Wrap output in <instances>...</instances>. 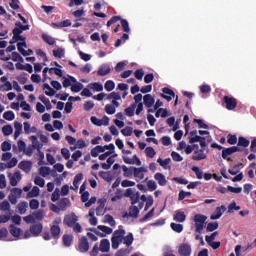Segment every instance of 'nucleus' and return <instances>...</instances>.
Listing matches in <instances>:
<instances>
[{
    "mask_svg": "<svg viewBox=\"0 0 256 256\" xmlns=\"http://www.w3.org/2000/svg\"><path fill=\"white\" fill-rule=\"evenodd\" d=\"M139 217V208L137 206H131L128 212L122 213V221L126 223V221H133V219H137Z\"/></svg>",
    "mask_w": 256,
    "mask_h": 256,
    "instance_id": "nucleus-1",
    "label": "nucleus"
},
{
    "mask_svg": "<svg viewBox=\"0 0 256 256\" xmlns=\"http://www.w3.org/2000/svg\"><path fill=\"white\" fill-rule=\"evenodd\" d=\"M117 21H120L122 29L125 33H129V31H131V28H129V21L122 19L121 16H113L106 25L107 27H111L113 24L117 23Z\"/></svg>",
    "mask_w": 256,
    "mask_h": 256,
    "instance_id": "nucleus-2",
    "label": "nucleus"
},
{
    "mask_svg": "<svg viewBox=\"0 0 256 256\" xmlns=\"http://www.w3.org/2000/svg\"><path fill=\"white\" fill-rule=\"evenodd\" d=\"M243 151V149L239 146H232L229 148H224L222 150V159H225L228 162L233 161V159H231V157H229V155H233V153H239Z\"/></svg>",
    "mask_w": 256,
    "mask_h": 256,
    "instance_id": "nucleus-3",
    "label": "nucleus"
},
{
    "mask_svg": "<svg viewBox=\"0 0 256 256\" xmlns=\"http://www.w3.org/2000/svg\"><path fill=\"white\" fill-rule=\"evenodd\" d=\"M125 236V230L120 229L116 230L112 237V249H119V245L121 244V241L123 237Z\"/></svg>",
    "mask_w": 256,
    "mask_h": 256,
    "instance_id": "nucleus-4",
    "label": "nucleus"
},
{
    "mask_svg": "<svg viewBox=\"0 0 256 256\" xmlns=\"http://www.w3.org/2000/svg\"><path fill=\"white\" fill-rule=\"evenodd\" d=\"M124 197H129L131 204L136 205V203H139L140 193L133 188H128L124 193Z\"/></svg>",
    "mask_w": 256,
    "mask_h": 256,
    "instance_id": "nucleus-5",
    "label": "nucleus"
},
{
    "mask_svg": "<svg viewBox=\"0 0 256 256\" xmlns=\"http://www.w3.org/2000/svg\"><path fill=\"white\" fill-rule=\"evenodd\" d=\"M223 104L225 105L228 111H233L237 108V100L234 97L224 96Z\"/></svg>",
    "mask_w": 256,
    "mask_h": 256,
    "instance_id": "nucleus-6",
    "label": "nucleus"
},
{
    "mask_svg": "<svg viewBox=\"0 0 256 256\" xmlns=\"http://www.w3.org/2000/svg\"><path fill=\"white\" fill-rule=\"evenodd\" d=\"M92 231L95 235H98V237H105V235H111V233H113V229L109 226H98L97 229Z\"/></svg>",
    "mask_w": 256,
    "mask_h": 256,
    "instance_id": "nucleus-7",
    "label": "nucleus"
},
{
    "mask_svg": "<svg viewBox=\"0 0 256 256\" xmlns=\"http://www.w3.org/2000/svg\"><path fill=\"white\" fill-rule=\"evenodd\" d=\"M160 96L162 97V99H166V101H168L169 103L173 101V98H175V92L168 87H164Z\"/></svg>",
    "mask_w": 256,
    "mask_h": 256,
    "instance_id": "nucleus-8",
    "label": "nucleus"
},
{
    "mask_svg": "<svg viewBox=\"0 0 256 256\" xmlns=\"http://www.w3.org/2000/svg\"><path fill=\"white\" fill-rule=\"evenodd\" d=\"M227 211V207H225V205H222L220 207H216L215 211L211 214L210 219L212 221H215L217 219H221V216L223 215V213H225Z\"/></svg>",
    "mask_w": 256,
    "mask_h": 256,
    "instance_id": "nucleus-9",
    "label": "nucleus"
},
{
    "mask_svg": "<svg viewBox=\"0 0 256 256\" xmlns=\"http://www.w3.org/2000/svg\"><path fill=\"white\" fill-rule=\"evenodd\" d=\"M134 171V177L137 182L142 181V179H145V173H147V168L140 167V168H133Z\"/></svg>",
    "mask_w": 256,
    "mask_h": 256,
    "instance_id": "nucleus-10",
    "label": "nucleus"
},
{
    "mask_svg": "<svg viewBox=\"0 0 256 256\" xmlns=\"http://www.w3.org/2000/svg\"><path fill=\"white\" fill-rule=\"evenodd\" d=\"M77 221H79V218L75 213L68 214L64 217V225H79Z\"/></svg>",
    "mask_w": 256,
    "mask_h": 256,
    "instance_id": "nucleus-11",
    "label": "nucleus"
},
{
    "mask_svg": "<svg viewBox=\"0 0 256 256\" xmlns=\"http://www.w3.org/2000/svg\"><path fill=\"white\" fill-rule=\"evenodd\" d=\"M205 159H207V154L205 153V150L198 149V150L194 151V153L192 155L193 161H203Z\"/></svg>",
    "mask_w": 256,
    "mask_h": 256,
    "instance_id": "nucleus-12",
    "label": "nucleus"
},
{
    "mask_svg": "<svg viewBox=\"0 0 256 256\" xmlns=\"http://www.w3.org/2000/svg\"><path fill=\"white\" fill-rule=\"evenodd\" d=\"M123 161L126 163V165H137L138 167H141V159H139L136 154L132 159L127 156H123Z\"/></svg>",
    "mask_w": 256,
    "mask_h": 256,
    "instance_id": "nucleus-13",
    "label": "nucleus"
},
{
    "mask_svg": "<svg viewBox=\"0 0 256 256\" xmlns=\"http://www.w3.org/2000/svg\"><path fill=\"white\" fill-rule=\"evenodd\" d=\"M191 245L181 244L178 248V253L181 256H191Z\"/></svg>",
    "mask_w": 256,
    "mask_h": 256,
    "instance_id": "nucleus-14",
    "label": "nucleus"
},
{
    "mask_svg": "<svg viewBox=\"0 0 256 256\" xmlns=\"http://www.w3.org/2000/svg\"><path fill=\"white\" fill-rule=\"evenodd\" d=\"M109 73H111V66L109 64H102L97 71L98 77H105Z\"/></svg>",
    "mask_w": 256,
    "mask_h": 256,
    "instance_id": "nucleus-15",
    "label": "nucleus"
},
{
    "mask_svg": "<svg viewBox=\"0 0 256 256\" xmlns=\"http://www.w3.org/2000/svg\"><path fill=\"white\" fill-rule=\"evenodd\" d=\"M18 167L24 171V173H30L33 163L31 161L23 160L19 163Z\"/></svg>",
    "mask_w": 256,
    "mask_h": 256,
    "instance_id": "nucleus-16",
    "label": "nucleus"
},
{
    "mask_svg": "<svg viewBox=\"0 0 256 256\" xmlns=\"http://www.w3.org/2000/svg\"><path fill=\"white\" fill-rule=\"evenodd\" d=\"M78 249L80 253H87V251H89V242L87 241V238L83 237L80 239Z\"/></svg>",
    "mask_w": 256,
    "mask_h": 256,
    "instance_id": "nucleus-17",
    "label": "nucleus"
},
{
    "mask_svg": "<svg viewBox=\"0 0 256 256\" xmlns=\"http://www.w3.org/2000/svg\"><path fill=\"white\" fill-rule=\"evenodd\" d=\"M58 207L60 211H67L68 207H71V200L69 198H62L58 202Z\"/></svg>",
    "mask_w": 256,
    "mask_h": 256,
    "instance_id": "nucleus-18",
    "label": "nucleus"
},
{
    "mask_svg": "<svg viewBox=\"0 0 256 256\" xmlns=\"http://www.w3.org/2000/svg\"><path fill=\"white\" fill-rule=\"evenodd\" d=\"M21 179H22L21 172L16 171L14 173V175L10 177V185L12 187H17V185H18L19 181H21Z\"/></svg>",
    "mask_w": 256,
    "mask_h": 256,
    "instance_id": "nucleus-19",
    "label": "nucleus"
},
{
    "mask_svg": "<svg viewBox=\"0 0 256 256\" xmlns=\"http://www.w3.org/2000/svg\"><path fill=\"white\" fill-rule=\"evenodd\" d=\"M143 101H144L145 107H148V109H151V106L155 105V98H153L151 94L144 95Z\"/></svg>",
    "mask_w": 256,
    "mask_h": 256,
    "instance_id": "nucleus-20",
    "label": "nucleus"
},
{
    "mask_svg": "<svg viewBox=\"0 0 256 256\" xmlns=\"http://www.w3.org/2000/svg\"><path fill=\"white\" fill-rule=\"evenodd\" d=\"M99 249L102 253H108L109 249H111V243L109 242V240L108 239L101 240Z\"/></svg>",
    "mask_w": 256,
    "mask_h": 256,
    "instance_id": "nucleus-21",
    "label": "nucleus"
},
{
    "mask_svg": "<svg viewBox=\"0 0 256 256\" xmlns=\"http://www.w3.org/2000/svg\"><path fill=\"white\" fill-rule=\"evenodd\" d=\"M154 179L158 181L160 187H165V185H167V179L165 178V175H163L162 173H156L154 175Z\"/></svg>",
    "mask_w": 256,
    "mask_h": 256,
    "instance_id": "nucleus-22",
    "label": "nucleus"
},
{
    "mask_svg": "<svg viewBox=\"0 0 256 256\" xmlns=\"http://www.w3.org/2000/svg\"><path fill=\"white\" fill-rule=\"evenodd\" d=\"M120 243H123V245H125L126 247L133 245V234L130 233L129 235L122 237Z\"/></svg>",
    "mask_w": 256,
    "mask_h": 256,
    "instance_id": "nucleus-23",
    "label": "nucleus"
},
{
    "mask_svg": "<svg viewBox=\"0 0 256 256\" xmlns=\"http://www.w3.org/2000/svg\"><path fill=\"white\" fill-rule=\"evenodd\" d=\"M30 139L32 141L33 149H37V151H41V149H43V144L37 140V136H31Z\"/></svg>",
    "mask_w": 256,
    "mask_h": 256,
    "instance_id": "nucleus-24",
    "label": "nucleus"
},
{
    "mask_svg": "<svg viewBox=\"0 0 256 256\" xmlns=\"http://www.w3.org/2000/svg\"><path fill=\"white\" fill-rule=\"evenodd\" d=\"M194 221L196 225H205V221H207V216L196 214L194 216Z\"/></svg>",
    "mask_w": 256,
    "mask_h": 256,
    "instance_id": "nucleus-25",
    "label": "nucleus"
},
{
    "mask_svg": "<svg viewBox=\"0 0 256 256\" xmlns=\"http://www.w3.org/2000/svg\"><path fill=\"white\" fill-rule=\"evenodd\" d=\"M203 136L197 135V130L190 132V140L189 143H199Z\"/></svg>",
    "mask_w": 256,
    "mask_h": 256,
    "instance_id": "nucleus-26",
    "label": "nucleus"
},
{
    "mask_svg": "<svg viewBox=\"0 0 256 256\" xmlns=\"http://www.w3.org/2000/svg\"><path fill=\"white\" fill-rule=\"evenodd\" d=\"M17 207L20 215H25V213H27V208L29 207V203H27L26 201H23V202H20Z\"/></svg>",
    "mask_w": 256,
    "mask_h": 256,
    "instance_id": "nucleus-27",
    "label": "nucleus"
},
{
    "mask_svg": "<svg viewBox=\"0 0 256 256\" xmlns=\"http://www.w3.org/2000/svg\"><path fill=\"white\" fill-rule=\"evenodd\" d=\"M90 153L93 157H99V153H104L103 146L98 145V146L92 148Z\"/></svg>",
    "mask_w": 256,
    "mask_h": 256,
    "instance_id": "nucleus-28",
    "label": "nucleus"
},
{
    "mask_svg": "<svg viewBox=\"0 0 256 256\" xmlns=\"http://www.w3.org/2000/svg\"><path fill=\"white\" fill-rule=\"evenodd\" d=\"M136 108H137V104H132L131 106H129L124 110L125 115H127V117H133V115H135Z\"/></svg>",
    "mask_w": 256,
    "mask_h": 256,
    "instance_id": "nucleus-29",
    "label": "nucleus"
},
{
    "mask_svg": "<svg viewBox=\"0 0 256 256\" xmlns=\"http://www.w3.org/2000/svg\"><path fill=\"white\" fill-rule=\"evenodd\" d=\"M135 167L128 168L127 166H122L124 177H133Z\"/></svg>",
    "mask_w": 256,
    "mask_h": 256,
    "instance_id": "nucleus-30",
    "label": "nucleus"
},
{
    "mask_svg": "<svg viewBox=\"0 0 256 256\" xmlns=\"http://www.w3.org/2000/svg\"><path fill=\"white\" fill-rule=\"evenodd\" d=\"M41 231H43V226L41 225H33L30 227V232L32 235H39V233H41Z\"/></svg>",
    "mask_w": 256,
    "mask_h": 256,
    "instance_id": "nucleus-31",
    "label": "nucleus"
},
{
    "mask_svg": "<svg viewBox=\"0 0 256 256\" xmlns=\"http://www.w3.org/2000/svg\"><path fill=\"white\" fill-rule=\"evenodd\" d=\"M89 89H92V91H103V85L99 82H94L88 85Z\"/></svg>",
    "mask_w": 256,
    "mask_h": 256,
    "instance_id": "nucleus-32",
    "label": "nucleus"
},
{
    "mask_svg": "<svg viewBox=\"0 0 256 256\" xmlns=\"http://www.w3.org/2000/svg\"><path fill=\"white\" fill-rule=\"evenodd\" d=\"M43 89L46 90L45 91V95H47L48 97H53V95H55V90L53 88H51V86H49V84L45 83L43 85Z\"/></svg>",
    "mask_w": 256,
    "mask_h": 256,
    "instance_id": "nucleus-33",
    "label": "nucleus"
},
{
    "mask_svg": "<svg viewBox=\"0 0 256 256\" xmlns=\"http://www.w3.org/2000/svg\"><path fill=\"white\" fill-rule=\"evenodd\" d=\"M250 143L251 142L243 136H240L238 138V147H248L250 145Z\"/></svg>",
    "mask_w": 256,
    "mask_h": 256,
    "instance_id": "nucleus-34",
    "label": "nucleus"
},
{
    "mask_svg": "<svg viewBox=\"0 0 256 256\" xmlns=\"http://www.w3.org/2000/svg\"><path fill=\"white\" fill-rule=\"evenodd\" d=\"M53 56L56 57L57 59H61L65 57V49L58 48L56 50H53Z\"/></svg>",
    "mask_w": 256,
    "mask_h": 256,
    "instance_id": "nucleus-35",
    "label": "nucleus"
},
{
    "mask_svg": "<svg viewBox=\"0 0 256 256\" xmlns=\"http://www.w3.org/2000/svg\"><path fill=\"white\" fill-rule=\"evenodd\" d=\"M185 219H186L185 212H177L174 215V221H178V223H183Z\"/></svg>",
    "mask_w": 256,
    "mask_h": 256,
    "instance_id": "nucleus-36",
    "label": "nucleus"
},
{
    "mask_svg": "<svg viewBox=\"0 0 256 256\" xmlns=\"http://www.w3.org/2000/svg\"><path fill=\"white\" fill-rule=\"evenodd\" d=\"M42 39L44 43H47V45H53L55 43V38L47 34H42Z\"/></svg>",
    "mask_w": 256,
    "mask_h": 256,
    "instance_id": "nucleus-37",
    "label": "nucleus"
},
{
    "mask_svg": "<svg viewBox=\"0 0 256 256\" xmlns=\"http://www.w3.org/2000/svg\"><path fill=\"white\" fill-rule=\"evenodd\" d=\"M157 163H159L160 167H163V169H167V166L171 163V158H166L164 160L158 158Z\"/></svg>",
    "mask_w": 256,
    "mask_h": 256,
    "instance_id": "nucleus-38",
    "label": "nucleus"
},
{
    "mask_svg": "<svg viewBox=\"0 0 256 256\" xmlns=\"http://www.w3.org/2000/svg\"><path fill=\"white\" fill-rule=\"evenodd\" d=\"M146 157H149L150 159H153L155 155H157V152H155V149L153 147H147L145 149Z\"/></svg>",
    "mask_w": 256,
    "mask_h": 256,
    "instance_id": "nucleus-39",
    "label": "nucleus"
},
{
    "mask_svg": "<svg viewBox=\"0 0 256 256\" xmlns=\"http://www.w3.org/2000/svg\"><path fill=\"white\" fill-rule=\"evenodd\" d=\"M63 243H64L65 247H71V243H73V236L64 235L63 236Z\"/></svg>",
    "mask_w": 256,
    "mask_h": 256,
    "instance_id": "nucleus-40",
    "label": "nucleus"
},
{
    "mask_svg": "<svg viewBox=\"0 0 256 256\" xmlns=\"http://www.w3.org/2000/svg\"><path fill=\"white\" fill-rule=\"evenodd\" d=\"M116 111H117V109L115 108V106H113L111 104H107L105 106V112L107 113V115H115Z\"/></svg>",
    "mask_w": 256,
    "mask_h": 256,
    "instance_id": "nucleus-41",
    "label": "nucleus"
},
{
    "mask_svg": "<svg viewBox=\"0 0 256 256\" xmlns=\"http://www.w3.org/2000/svg\"><path fill=\"white\" fill-rule=\"evenodd\" d=\"M82 90H83V85L81 84V82H77L76 84L71 86L72 93H79Z\"/></svg>",
    "mask_w": 256,
    "mask_h": 256,
    "instance_id": "nucleus-42",
    "label": "nucleus"
},
{
    "mask_svg": "<svg viewBox=\"0 0 256 256\" xmlns=\"http://www.w3.org/2000/svg\"><path fill=\"white\" fill-rule=\"evenodd\" d=\"M61 191L59 190V188H56L54 190V192L52 193V196H51V201H53V203L59 201V197H61Z\"/></svg>",
    "mask_w": 256,
    "mask_h": 256,
    "instance_id": "nucleus-43",
    "label": "nucleus"
},
{
    "mask_svg": "<svg viewBox=\"0 0 256 256\" xmlns=\"http://www.w3.org/2000/svg\"><path fill=\"white\" fill-rule=\"evenodd\" d=\"M39 193H40L39 187L34 186L32 190L28 192V197L30 198L39 197Z\"/></svg>",
    "mask_w": 256,
    "mask_h": 256,
    "instance_id": "nucleus-44",
    "label": "nucleus"
},
{
    "mask_svg": "<svg viewBox=\"0 0 256 256\" xmlns=\"http://www.w3.org/2000/svg\"><path fill=\"white\" fill-rule=\"evenodd\" d=\"M227 143L229 145H237V135L228 134Z\"/></svg>",
    "mask_w": 256,
    "mask_h": 256,
    "instance_id": "nucleus-45",
    "label": "nucleus"
},
{
    "mask_svg": "<svg viewBox=\"0 0 256 256\" xmlns=\"http://www.w3.org/2000/svg\"><path fill=\"white\" fill-rule=\"evenodd\" d=\"M108 100H115V101H121V94L117 92H111L110 94L107 95Z\"/></svg>",
    "mask_w": 256,
    "mask_h": 256,
    "instance_id": "nucleus-46",
    "label": "nucleus"
},
{
    "mask_svg": "<svg viewBox=\"0 0 256 256\" xmlns=\"http://www.w3.org/2000/svg\"><path fill=\"white\" fill-rule=\"evenodd\" d=\"M104 88L108 91L111 92L113 89H115V82L113 80H108L106 81Z\"/></svg>",
    "mask_w": 256,
    "mask_h": 256,
    "instance_id": "nucleus-47",
    "label": "nucleus"
},
{
    "mask_svg": "<svg viewBox=\"0 0 256 256\" xmlns=\"http://www.w3.org/2000/svg\"><path fill=\"white\" fill-rule=\"evenodd\" d=\"M3 117L6 121H13V119H15V113L13 111H6Z\"/></svg>",
    "mask_w": 256,
    "mask_h": 256,
    "instance_id": "nucleus-48",
    "label": "nucleus"
},
{
    "mask_svg": "<svg viewBox=\"0 0 256 256\" xmlns=\"http://www.w3.org/2000/svg\"><path fill=\"white\" fill-rule=\"evenodd\" d=\"M2 133L5 136L11 135V133H13V127H11V125H5L2 127Z\"/></svg>",
    "mask_w": 256,
    "mask_h": 256,
    "instance_id": "nucleus-49",
    "label": "nucleus"
},
{
    "mask_svg": "<svg viewBox=\"0 0 256 256\" xmlns=\"http://www.w3.org/2000/svg\"><path fill=\"white\" fill-rule=\"evenodd\" d=\"M39 173H40V175H42V177H47V175L51 174V168H49V167H40Z\"/></svg>",
    "mask_w": 256,
    "mask_h": 256,
    "instance_id": "nucleus-50",
    "label": "nucleus"
},
{
    "mask_svg": "<svg viewBox=\"0 0 256 256\" xmlns=\"http://www.w3.org/2000/svg\"><path fill=\"white\" fill-rule=\"evenodd\" d=\"M23 47L27 48V42H18L17 43V48H18L19 53H21V55L24 56L26 50H24Z\"/></svg>",
    "mask_w": 256,
    "mask_h": 256,
    "instance_id": "nucleus-51",
    "label": "nucleus"
},
{
    "mask_svg": "<svg viewBox=\"0 0 256 256\" xmlns=\"http://www.w3.org/2000/svg\"><path fill=\"white\" fill-rule=\"evenodd\" d=\"M173 181H175L179 185H189V180H187L183 177H175V178H173Z\"/></svg>",
    "mask_w": 256,
    "mask_h": 256,
    "instance_id": "nucleus-52",
    "label": "nucleus"
},
{
    "mask_svg": "<svg viewBox=\"0 0 256 256\" xmlns=\"http://www.w3.org/2000/svg\"><path fill=\"white\" fill-rule=\"evenodd\" d=\"M10 233L13 237H19L21 235V229L17 228L16 226H11Z\"/></svg>",
    "mask_w": 256,
    "mask_h": 256,
    "instance_id": "nucleus-53",
    "label": "nucleus"
},
{
    "mask_svg": "<svg viewBox=\"0 0 256 256\" xmlns=\"http://www.w3.org/2000/svg\"><path fill=\"white\" fill-rule=\"evenodd\" d=\"M34 183L35 185H38V187H45V179L41 178V176H36Z\"/></svg>",
    "mask_w": 256,
    "mask_h": 256,
    "instance_id": "nucleus-54",
    "label": "nucleus"
},
{
    "mask_svg": "<svg viewBox=\"0 0 256 256\" xmlns=\"http://www.w3.org/2000/svg\"><path fill=\"white\" fill-rule=\"evenodd\" d=\"M192 171L195 173L197 179H203V171H201L199 167L197 166L192 167Z\"/></svg>",
    "mask_w": 256,
    "mask_h": 256,
    "instance_id": "nucleus-55",
    "label": "nucleus"
},
{
    "mask_svg": "<svg viewBox=\"0 0 256 256\" xmlns=\"http://www.w3.org/2000/svg\"><path fill=\"white\" fill-rule=\"evenodd\" d=\"M145 203L146 204H145L144 211H148L150 207H153V196H148Z\"/></svg>",
    "mask_w": 256,
    "mask_h": 256,
    "instance_id": "nucleus-56",
    "label": "nucleus"
},
{
    "mask_svg": "<svg viewBox=\"0 0 256 256\" xmlns=\"http://www.w3.org/2000/svg\"><path fill=\"white\" fill-rule=\"evenodd\" d=\"M147 187L149 191H155L157 189V183L155 182V180H148Z\"/></svg>",
    "mask_w": 256,
    "mask_h": 256,
    "instance_id": "nucleus-57",
    "label": "nucleus"
},
{
    "mask_svg": "<svg viewBox=\"0 0 256 256\" xmlns=\"http://www.w3.org/2000/svg\"><path fill=\"white\" fill-rule=\"evenodd\" d=\"M185 197H191V192H185L184 190H181L178 194V201H183Z\"/></svg>",
    "mask_w": 256,
    "mask_h": 256,
    "instance_id": "nucleus-58",
    "label": "nucleus"
},
{
    "mask_svg": "<svg viewBox=\"0 0 256 256\" xmlns=\"http://www.w3.org/2000/svg\"><path fill=\"white\" fill-rule=\"evenodd\" d=\"M242 164H236L234 165L232 168H230L228 170V173H230V175H237V173H239V167L241 166Z\"/></svg>",
    "mask_w": 256,
    "mask_h": 256,
    "instance_id": "nucleus-59",
    "label": "nucleus"
},
{
    "mask_svg": "<svg viewBox=\"0 0 256 256\" xmlns=\"http://www.w3.org/2000/svg\"><path fill=\"white\" fill-rule=\"evenodd\" d=\"M104 223H108L109 225H115V219L113 216L107 214L104 216Z\"/></svg>",
    "mask_w": 256,
    "mask_h": 256,
    "instance_id": "nucleus-60",
    "label": "nucleus"
},
{
    "mask_svg": "<svg viewBox=\"0 0 256 256\" xmlns=\"http://www.w3.org/2000/svg\"><path fill=\"white\" fill-rule=\"evenodd\" d=\"M143 75H145V71H143V69H138L134 73V76L138 81H141L143 79Z\"/></svg>",
    "mask_w": 256,
    "mask_h": 256,
    "instance_id": "nucleus-61",
    "label": "nucleus"
},
{
    "mask_svg": "<svg viewBox=\"0 0 256 256\" xmlns=\"http://www.w3.org/2000/svg\"><path fill=\"white\" fill-rule=\"evenodd\" d=\"M171 157H172V159H173V161H176V162H181V161H183V158L181 157V154H179V153H177V152H175V151H173L172 153H171Z\"/></svg>",
    "mask_w": 256,
    "mask_h": 256,
    "instance_id": "nucleus-62",
    "label": "nucleus"
},
{
    "mask_svg": "<svg viewBox=\"0 0 256 256\" xmlns=\"http://www.w3.org/2000/svg\"><path fill=\"white\" fill-rule=\"evenodd\" d=\"M29 207L30 209L32 210H35V209H39V200L37 199H32L29 203Z\"/></svg>",
    "mask_w": 256,
    "mask_h": 256,
    "instance_id": "nucleus-63",
    "label": "nucleus"
},
{
    "mask_svg": "<svg viewBox=\"0 0 256 256\" xmlns=\"http://www.w3.org/2000/svg\"><path fill=\"white\" fill-rule=\"evenodd\" d=\"M1 149L2 151H11V143L7 142V141H4L2 144H1Z\"/></svg>",
    "mask_w": 256,
    "mask_h": 256,
    "instance_id": "nucleus-64",
    "label": "nucleus"
}]
</instances>
